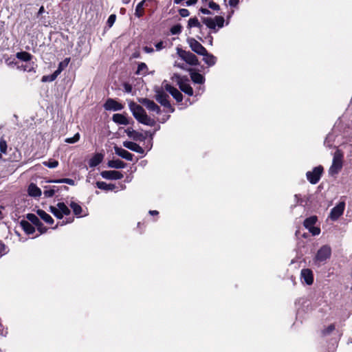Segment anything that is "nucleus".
Instances as JSON below:
<instances>
[{"label": "nucleus", "instance_id": "1", "mask_svg": "<svg viewBox=\"0 0 352 352\" xmlns=\"http://www.w3.org/2000/svg\"><path fill=\"white\" fill-rule=\"evenodd\" d=\"M129 107L133 116L140 123L150 126H153L156 124L155 120L148 116L144 108L140 104L131 102Z\"/></svg>", "mask_w": 352, "mask_h": 352}, {"label": "nucleus", "instance_id": "2", "mask_svg": "<svg viewBox=\"0 0 352 352\" xmlns=\"http://www.w3.org/2000/svg\"><path fill=\"white\" fill-rule=\"evenodd\" d=\"M331 248L329 245L321 246L314 258V263L318 266L324 265L331 258Z\"/></svg>", "mask_w": 352, "mask_h": 352}, {"label": "nucleus", "instance_id": "3", "mask_svg": "<svg viewBox=\"0 0 352 352\" xmlns=\"http://www.w3.org/2000/svg\"><path fill=\"white\" fill-rule=\"evenodd\" d=\"M343 154L340 150L334 153L332 164L329 168V174L331 176L337 175L342 168Z\"/></svg>", "mask_w": 352, "mask_h": 352}, {"label": "nucleus", "instance_id": "4", "mask_svg": "<svg viewBox=\"0 0 352 352\" xmlns=\"http://www.w3.org/2000/svg\"><path fill=\"white\" fill-rule=\"evenodd\" d=\"M155 98L162 106L170 109L171 112L175 111L169 100L168 95L164 91L163 87H155Z\"/></svg>", "mask_w": 352, "mask_h": 352}, {"label": "nucleus", "instance_id": "5", "mask_svg": "<svg viewBox=\"0 0 352 352\" xmlns=\"http://www.w3.org/2000/svg\"><path fill=\"white\" fill-rule=\"evenodd\" d=\"M224 18L221 16H216L214 19L210 17L202 18V22L214 32H217L216 26L221 28L223 26Z\"/></svg>", "mask_w": 352, "mask_h": 352}, {"label": "nucleus", "instance_id": "6", "mask_svg": "<svg viewBox=\"0 0 352 352\" xmlns=\"http://www.w3.org/2000/svg\"><path fill=\"white\" fill-rule=\"evenodd\" d=\"M177 53L178 56L186 63L190 65H199L198 58L192 52L183 50L182 49L180 48H177Z\"/></svg>", "mask_w": 352, "mask_h": 352}, {"label": "nucleus", "instance_id": "7", "mask_svg": "<svg viewBox=\"0 0 352 352\" xmlns=\"http://www.w3.org/2000/svg\"><path fill=\"white\" fill-rule=\"evenodd\" d=\"M323 167L322 166H318L315 167L312 171H308L306 173V177L307 180L311 184H317L319 180L320 179V177L322 176V174L323 173Z\"/></svg>", "mask_w": 352, "mask_h": 352}, {"label": "nucleus", "instance_id": "8", "mask_svg": "<svg viewBox=\"0 0 352 352\" xmlns=\"http://www.w3.org/2000/svg\"><path fill=\"white\" fill-rule=\"evenodd\" d=\"M344 209L345 202L340 201L335 207L331 210L329 218L333 221L338 220L343 214Z\"/></svg>", "mask_w": 352, "mask_h": 352}, {"label": "nucleus", "instance_id": "9", "mask_svg": "<svg viewBox=\"0 0 352 352\" xmlns=\"http://www.w3.org/2000/svg\"><path fill=\"white\" fill-rule=\"evenodd\" d=\"M26 218L37 228V230L41 234L45 233L47 232V229L43 226V223L39 220L36 215L32 213H28L26 215Z\"/></svg>", "mask_w": 352, "mask_h": 352}, {"label": "nucleus", "instance_id": "10", "mask_svg": "<svg viewBox=\"0 0 352 352\" xmlns=\"http://www.w3.org/2000/svg\"><path fill=\"white\" fill-rule=\"evenodd\" d=\"M139 102L144 105L149 111L155 112L157 114L161 113L160 107L153 100L148 98H141Z\"/></svg>", "mask_w": 352, "mask_h": 352}, {"label": "nucleus", "instance_id": "11", "mask_svg": "<svg viewBox=\"0 0 352 352\" xmlns=\"http://www.w3.org/2000/svg\"><path fill=\"white\" fill-rule=\"evenodd\" d=\"M104 109L107 111H118L124 108V105L113 98H108L104 102Z\"/></svg>", "mask_w": 352, "mask_h": 352}, {"label": "nucleus", "instance_id": "12", "mask_svg": "<svg viewBox=\"0 0 352 352\" xmlns=\"http://www.w3.org/2000/svg\"><path fill=\"white\" fill-rule=\"evenodd\" d=\"M188 43L191 50L197 54L202 55L206 53V49L195 38H188Z\"/></svg>", "mask_w": 352, "mask_h": 352}, {"label": "nucleus", "instance_id": "13", "mask_svg": "<svg viewBox=\"0 0 352 352\" xmlns=\"http://www.w3.org/2000/svg\"><path fill=\"white\" fill-rule=\"evenodd\" d=\"M163 87L166 91H168L171 94L177 102H180L183 100V95L177 89L165 82H163Z\"/></svg>", "mask_w": 352, "mask_h": 352}, {"label": "nucleus", "instance_id": "14", "mask_svg": "<svg viewBox=\"0 0 352 352\" xmlns=\"http://www.w3.org/2000/svg\"><path fill=\"white\" fill-rule=\"evenodd\" d=\"M101 176L106 179H121L123 177L122 173L117 170H103L100 173Z\"/></svg>", "mask_w": 352, "mask_h": 352}, {"label": "nucleus", "instance_id": "15", "mask_svg": "<svg viewBox=\"0 0 352 352\" xmlns=\"http://www.w3.org/2000/svg\"><path fill=\"white\" fill-rule=\"evenodd\" d=\"M301 280L307 285H312L314 282V274L310 269H302L300 273Z\"/></svg>", "mask_w": 352, "mask_h": 352}, {"label": "nucleus", "instance_id": "16", "mask_svg": "<svg viewBox=\"0 0 352 352\" xmlns=\"http://www.w3.org/2000/svg\"><path fill=\"white\" fill-rule=\"evenodd\" d=\"M126 135L135 141H144L146 136L138 131L133 130L131 128H128L125 130Z\"/></svg>", "mask_w": 352, "mask_h": 352}, {"label": "nucleus", "instance_id": "17", "mask_svg": "<svg viewBox=\"0 0 352 352\" xmlns=\"http://www.w3.org/2000/svg\"><path fill=\"white\" fill-rule=\"evenodd\" d=\"M114 151H115V153L116 155H118V156H120L128 161L133 160V155L132 153H129V151H127L126 150H125L122 148L118 147V146H115Z\"/></svg>", "mask_w": 352, "mask_h": 352}, {"label": "nucleus", "instance_id": "18", "mask_svg": "<svg viewBox=\"0 0 352 352\" xmlns=\"http://www.w3.org/2000/svg\"><path fill=\"white\" fill-rule=\"evenodd\" d=\"M123 146L125 148L138 153L143 154L144 153V150L139 144L133 142L125 141L123 142Z\"/></svg>", "mask_w": 352, "mask_h": 352}, {"label": "nucleus", "instance_id": "19", "mask_svg": "<svg viewBox=\"0 0 352 352\" xmlns=\"http://www.w3.org/2000/svg\"><path fill=\"white\" fill-rule=\"evenodd\" d=\"M112 120L118 124L127 125L129 124L128 118L124 115L120 113L113 114Z\"/></svg>", "mask_w": 352, "mask_h": 352}, {"label": "nucleus", "instance_id": "20", "mask_svg": "<svg viewBox=\"0 0 352 352\" xmlns=\"http://www.w3.org/2000/svg\"><path fill=\"white\" fill-rule=\"evenodd\" d=\"M20 226L27 234H32L35 232L34 227L29 222V221H21Z\"/></svg>", "mask_w": 352, "mask_h": 352}, {"label": "nucleus", "instance_id": "21", "mask_svg": "<svg viewBox=\"0 0 352 352\" xmlns=\"http://www.w3.org/2000/svg\"><path fill=\"white\" fill-rule=\"evenodd\" d=\"M203 56V60L205 62L206 64H207L209 67L213 66L215 65L217 62V58L213 56L212 54H210L206 50V53L202 54Z\"/></svg>", "mask_w": 352, "mask_h": 352}, {"label": "nucleus", "instance_id": "22", "mask_svg": "<svg viewBox=\"0 0 352 352\" xmlns=\"http://www.w3.org/2000/svg\"><path fill=\"white\" fill-rule=\"evenodd\" d=\"M28 194L31 197H40L42 194L41 189L34 184L32 183L28 187Z\"/></svg>", "mask_w": 352, "mask_h": 352}, {"label": "nucleus", "instance_id": "23", "mask_svg": "<svg viewBox=\"0 0 352 352\" xmlns=\"http://www.w3.org/2000/svg\"><path fill=\"white\" fill-rule=\"evenodd\" d=\"M36 214L47 223L52 225L54 223L52 217L47 214L45 211L38 209L36 211Z\"/></svg>", "mask_w": 352, "mask_h": 352}, {"label": "nucleus", "instance_id": "24", "mask_svg": "<svg viewBox=\"0 0 352 352\" xmlns=\"http://www.w3.org/2000/svg\"><path fill=\"white\" fill-rule=\"evenodd\" d=\"M103 160V155L100 153L95 154L89 161L90 167H96L100 164Z\"/></svg>", "mask_w": 352, "mask_h": 352}, {"label": "nucleus", "instance_id": "25", "mask_svg": "<svg viewBox=\"0 0 352 352\" xmlns=\"http://www.w3.org/2000/svg\"><path fill=\"white\" fill-rule=\"evenodd\" d=\"M107 165L113 168H124L126 166V164L119 159L109 160Z\"/></svg>", "mask_w": 352, "mask_h": 352}, {"label": "nucleus", "instance_id": "26", "mask_svg": "<svg viewBox=\"0 0 352 352\" xmlns=\"http://www.w3.org/2000/svg\"><path fill=\"white\" fill-rule=\"evenodd\" d=\"M178 85H179L181 91H182L183 92H184L185 94H186L188 96H192L193 90L189 84L182 81V82H178Z\"/></svg>", "mask_w": 352, "mask_h": 352}, {"label": "nucleus", "instance_id": "27", "mask_svg": "<svg viewBox=\"0 0 352 352\" xmlns=\"http://www.w3.org/2000/svg\"><path fill=\"white\" fill-rule=\"evenodd\" d=\"M318 221V217L315 215L311 216L308 218H306L303 222V226L306 229H309L311 227H314Z\"/></svg>", "mask_w": 352, "mask_h": 352}, {"label": "nucleus", "instance_id": "28", "mask_svg": "<svg viewBox=\"0 0 352 352\" xmlns=\"http://www.w3.org/2000/svg\"><path fill=\"white\" fill-rule=\"evenodd\" d=\"M58 210H59V212L62 215V218L64 216H68L70 214L71 211L69 208L65 205L63 202H58L57 204Z\"/></svg>", "mask_w": 352, "mask_h": 352}, {"label": "nucleus", "instance_id": "29", "mask_svg": "<svg viewBox=\"0 0 352 352\" xmlns=\"http://www.w3.org/2000/svg\"><path fill=\"white\" fill-rule=\"evenodd\" d=\"M16 57L24 62H29L32 58V55L27 52H19L16 54Z\"/></svg>", "mask_w": 352, "mask_h": 352}, {"label": "nucleus", "instance_id": "30", "mask_svg": "<svg viewBox=\"0 0 352 352\" xmlns=\"http://www.w3.org/2000/svg\"><path fill=\"white\" fill-rule=\"evenodd\" d=\"M190 78L192 80L197 84H202L205 80L203 75L195 72H190Z\"/></svg>", "mask_w": 352, "mask_h": 352}, {"label": "nucleus", "instance_id": "31", "mask_svg": "<svg viewBox=\"0 0 352 352\" xmlns=\"http://www.w3.org/2000/svg\"><path fill=\"white\" fill-rule=\"evenodd\" d=\"M96 186L101 190L109 191L115 189V185L111 184H107L104 182H97Z\"/></svg>", "mask_w": 352, "mask_h": 352}, {"label": "nucleus", "instance_id": "32", "mask_svg": "<svg viewBox=\"0 0 352 352\" xmlns=\"http://www.w3.org/2000/svg\"><path fill=\"white\" fill-rule=\"evenodd\" d=\"M146 2V0H142V1H140L136 6L135 8V15L138 17V18H140L142 17L143 15H144V9H143V6L144 5Z\"/></svg>", "mask_w": 352, "mask_h": 352}, {"label": "nucleus", "instance_id": "33", "mask_svg": "<svg viewBox=\"0 0 352 352\" xmlns=\"http://www.w3.org/2000/svg\"><path fill=\"white\" fill-rule=\"evenodd\" d=\"M17 68L19 69V70H22V71H24V72H35V69H34V63H26V64H21V65H18L17 66Z\"/></svg>", "mask_w": 352, "mask_h": 352}, {"label": "nucleus", "instance_id": "34", "mask_svg": "<svg viewBox=\"0 0 352 352\" xmlns=\"http://www.w3.org/2000/svg\"><path fill=\"white\" fill-rule=\"evenodd\" d=\"M71 208L72 209L74 213L76 216H79L81 214L82 209V207L77 203L74 201H72L69 204Z\"/></svg>", "mask_w": 352, "mask_h": 352}, {"label": "nucleus", "instance_id": "35", "mask_svg": "<svg viewBox=\"0 0 352 352\" xmlns=\"http://www.w3.org/2000/svg\"><path fill=\"white\" fill-rule=\"evenodd\" d=\"M70 61V58H65L64 60H63L62 62H60L59 64H58V69L55 71L56 73H57L58 75L61 73V72L65 68L67 67Z\"/></svg>", "mask_w": 352, "mask_h": 352}, {"label": "nucleus", "instance_id": "36", "mask_svg": "<svg viewBox=\"0 0 352 352\" xmlns=\"http://www.w3.org/2000/svg\"><path fill=\"white\" fill-rule=\"evenodd\" d=\"M49 182L56 183V184L65 183V184H69L71 186H74L75 184V182L73 179H69V178H63V179H60L51 180V181H49Z\"/></svg>", "mask_w": 352, "mask_h": 352}, {"label": "nucleus", "instance_id": "37", "mask_svg": "<svg viewBox=\"0 0 352 352\" xmlns=\"http://www.w3.org/2000/svg\"><path fill=\"white\" fill-rule=\"evenodd\" d=\"M194 27L199 28V29H201V28H202V25H201V23L199 22L197 18H196V17L190 18L188 20V28H192Z\"/></svg>", "mask_w": 352, "mask_h": 352}, {"label": "nucleus", "instance_id": "38", "mask_svg": "<svg viewBox=\"0 0 352 352\" xmlns=\"http://www.w3.org/2000/svg\"><path fill=\"white\" fill-rule=\"evenodd\" d=\"M147 70H148L147 65L144 63H140L138 64L136 74L144 75L147 73Z\"/></svg>", "mask_w": 352, "mask_h": 352}, {"label": "nucleus", "instance_id": "39", "mask_svg": "<svg viewBox=\"0 0 352 352\" xmlns=\"http://www.w3.org/2000/svg\"><path fill=\"white\" fill-rule=\"evenodd\" d=\"M58 74L57 73H56V72H54L51 75L43 76L42 77L41 81L43 82H52L56 80V78L58 77Z\"/></svg>", "mask_w": 352, "mask_h": 352}, {"label": "nucleus", "instance_id": "40", "mask_svg": "<svg viewBox=\"0 0 352 352\" xmlns=\"http://www.w3.org/2000/svg\"><path fill=\"white\" fill-rule=\"evenodd\" d=\"M335 135L333 133H329L324 140V145L327 147H331L333 145V142L334 141Z\"/></svg>", "mask_w": 352, "mask_h": 352}, {"label": "nucleus", "instance_id": "41", "mask_svg": "<svg viewBox=\"0 0 352 352\" xmlns=\"http://www.w3.org/2000/svg\"><path fill=\"white\" fill-rule=\"evenodd\" d=\"M43 195L45 197H52L55 195L54 189H52L51 186H45Z\"/></svg>", "mask_w": 352, "mask_h": 352}, {"label": "nucleus", "instance_id": "42", "mask_svg": "<svg viewBox=\"0 0 352 352\" xmlns=\"http://www.w3.org/2000/svg\"><path fill=\"white\" fill-rule=\"evenodd\" d=\"M45 166H47L50 168H54L58 166V162L55 160H50L49 161H45L43 162Z\"/></svg>", "mask_w": 352, "mask_h": 352}, {"label": "nucleus", "instance_id": "43", "mask_svg": "<svg viewBox=\"0 0 352 352\" xmlns=\"http://www.w3.org/2000/svg\"><path fill=\"white\" fill-rule=\"evenodd\" d=\"M50 211L52 212L54 217H56L57 219H61L62 215L59 212V210H58L57 205L56 206H51L50 207Z\"/></svg>", "mask_w": 352, "mask_h": 352}, {"label": "nucleus", "instance_id": "44", "mask_svg": "<svg viewBox=\"0 0 352 352\" xmlns=\"http://www.w3.org/2000/svg\"><path fill=\"white\" fill-rule=\"evenodd\" d=\"M80 140L79 133H76L74 137L66 138L65 142L68 144H74Z\"/></svg>", "mask_w": 352, "mask_h": 352}, {"label": "nucleus", "instance_id": "45", "mask_svg": "<svg viewBox=\"0 0 352 352\" xmlns=\"http://www.w3.org/2000/svg\"><path fill=\"white\" fill-rule=\"evenodd\" d=\"M182 29V25L180 24H177V25H173L170 28V32L173 35L179 34L181 33Z\"/></svg>", "mask_w": 352, "mask_h": 352}, {"label": "nucleus", "instance_id": "46", "mask_svg": "<svg viewBox=\"0 0 352 352\" xmlns=\"http://www.w3.org/2000/svg\"><path fill=\"white\" fill-rule=\"evenodd\" d=\"M0 151L1 153H6L7 151V143L3 138L0 140Z\"/></svg>", "mask_w": 352, "mask_h": 352}, {"label": "nucleus", "instance_id": "47", "mask_svg": "<svg viewBox=\"0 0 352 352\" xmlns=\"http://www.w3.org/2000/svg\"><path fill=\"white\" fill-rule=\"evenodd\" d=\"M308 230L313 236L319 235L320 233V228L318 227L314 226L308 229Z\"/></svg>", "mask_w": 352, "mask_h": 352}, {"label": "nucleus", "instance_id": "48", "mask_svg": "<svg viewBox=\"0 0 352 352\" xmlns=\"http://www.w3.org/2000/svg\"><path fill=\"white\" fill-rule=\"evenodd\" d=\"M116 14H111L108 19H107V25L109 26V27H111L113 23H115L116 21Z\"/></svg>", "mask_w": 352, "mask_h": 352}, {"label": "nucleus", "instance_id": "49", "mask_svg": "<svg viewBox=\"0 0 352 352\" xmlns=\"http://www.w3.org/2000/svg\"><path fill=\"white\" fill-rule=\"evenodd\" d=\"M51 187L52 188V189H54V193H56L60 190H68V189H69V188L66 186H51Z\"/></svg>", "mask_w": 352, "mask_h": 352}, {"label": "nucleus", "instance_id": "50", "mask_svg": "<svg viewBox=\"0 0 352 352\" xmlns=\"http://www.w3.org/2000/svg\"><path fill=\"white\" fill-rule=\"evenodd\" d=\"M179 13L180 16H182V17L188 16L189 14H190V12L188 11V10H187L186 8L179 9Z\"/></svg>", "mask_w": 352, "mask_h": 352}, {"label": "nucleus", "instance_id": "51", "mask_svg": "<svg viewBox=\"0 0 352 352\" xmlns=\"http://www.w3.org/2000/svg\"><path fill=\"white\" fill-rule=\"evenodd\" d=\"M208 7L214 10H219V6L212 1L209 2Z\"/></svg>", "mask_w": 352, "mask_h": 352}, {"label": "nucleus", "instance_id": "52", "mask_svg": "<svg viewBox=\"0 0 352 352\" xmlns=\"http://www.w3.org/2000/svg\"><path fill=\"white\" fill-rule=\"evenodd\" d=\"M335 329L334 324H330L327 329L323 331V334H329Z\"/></svg>", "mask_w": 352, "mask_h": 352}, {"label": "nucleus", "instance_id": "53", "mask_svg": "<svg viewBox=\"0 0 352 352\" xmlns=\"http://www.w3.org/2000/svg\"><path fill=\"white\" fill-rule=\"evenodd\" d=\"M160 125H157V127L153 131V132H151V131H146L145 132V136L146 138L147 136H149L151 139L153 138V136L154 135L155 133L158 131L160 129Z\"/></svg>", "mask_w": 352, "mask_h": 352}, {"label": "nucleus", "instance_id": "54", "mask_svg": "<svg viewBox=\"0 0 352 352\" xmlns=\"http://www.w3.org/2000/svg\"><path fill=\"white\" fill-rule=\"evenodd\" d=\"M7 248L6 246L5 245L4 243H3L2 242H0V253L1 255H3L7 253Z\"/></svg>", "mask_w": 352, "mask_h": 352}, {"label": "nucleus", "instance_id": "55", "mask_svg": "<svg viewBox=\"0 0 352 352\" xmlns=\"http://www.w3.org/2000/svg\"><path fill=\"white\" fill-rule=\"evenodd\" d=\"M225 1H228L229 5L231 7L235 8L239 4V0H225Z\"/></svg>", "mask_w": 352, "mask_h": 352}, {"label": "nucleus", "instance_id": "56", "mask_svg": "<svg viewBox=\"0 0 352 352\" xmlns=\"http://www.w3.org/2000/svg\"><path fill=\"white\" fill-rule=\"evenodd\" d=\"M155 46L157 51H160V50H162L163 48H164V47H165L163 41H160V42L156 43Z\"/></svg>", "mask_w": 352, "mask_h": 352}, {"label": "nucleus", "instance_id": "57", "mask_svg": "<svg viewBox=\"0 0 352 352\" xmlns=\"http://www.w3.org/2000/svg\"><path fill=\"white\" fill-rule=\"evenodd\" d=\"M173 80L175 79L177 80V82H182L183 80L182 79V78L180 77V76L177 74H175L172 78Z\"/></svg>", "mask_w": 352, "mask_h": 352}, {"label": "nucleus", "instance_id": "58", "mask_svg": "<svg viewBox=\"0 0 352 352\" xmlns=\"http://www.w3.org/2000/svg\"><path fill=\"white\" fill-rule=\"evenodd\" d=\"M45 12V8L44 7L42 6H41V8H39L38 12H37V14H36V16L38 17L40 15L43 14V13Z\"/></svg>", "mask_w": 352, "mask_h": 352}, {"label": "nucleus", "instance_id": "59", "mask_svg": "<svg viewBox=\"0 0 352 352\" xmlns=\"http://www.w3.org/2000/svg\"><path fill=\"white\" fill-rule=\"evenodd\" d=\"M199 10L202 14H211L210 11L206 8H201Z\"/></svg>", "mask_w": 352, "mask_h": 352}, {"label": "nucleus", "instance_id": "60", "mask_svg": "<svg viewBox=\"0 0 352 352\" xmlns=\"http://www.w3.org/2000/svg\"><path fill=\"white\" fill-rule=\"evenodd\" d=\"M144 51L146 53H151L154 51V50L151 47L146 46L144 47Z\"/></svg>", "mask_w": 352, "mask_h": 352}, {"label": "nucleus", "instance_id": "61", "mask_svg": "<svg viewBox=\"0 0 352 352\" xmlns=\"http://www.w3.org/2000/svg\"><path fill=\"white\" fill-rule=\"evenodd\" d=\"M174 66L175 67H179L180 69H185L184 65L183 63L181 64V63H178L175 62V64H174Z\"/></svg>", "mask_w": 352, "mask_h": 352}, {"label": "nucleus", "instance_id": "62", "mask_svg": "<svg viewBox=\"0 0 352 352\" xmlns=\"http://www.w3.org/2000/svg\"><path fill=\"white\" fill-rule=\"evenodd\" d=\"M158 211L157 210H150L149 211V214H151V215H157L158 214Z\"/></svg>", "mask_w": 352, "mask_h": 352}, {"label": "nucleus", "instance_id": "63", "mask_svg": "<svg viewBox=\"0 0 352 352\" xmlns=\"http://www.w3.org/2000/svg\"><path fill=\"white\" fill-rule=\"evenodd\" d=\"M125 89L127 92H130L131 91V87L130 85H126Z\"/></svg>", "mask_w": 352, "mask_h": 352}, {"label": "nucleus", "instance_id": "64", "mask_svg": "<svg viewBox=\"0 0 352 352\" xmlns=\"http://www.w3.org/2000/svg\"><path fill=\"white\" fill-rule=\"evenodd\" d=\"M123 3L128 4L130 2V0H122Z\"/></svg>", "mask_w": 352, "mask_h": 352}]
</instances>
